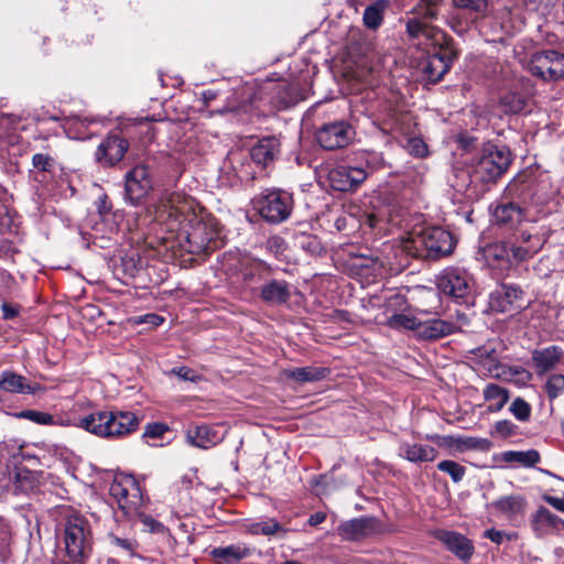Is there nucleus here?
I'll return each instance as SVG.
<instances>
[{
  "instance_id": "aec40b11",
  "label": "nucleus",
  "mask_w": 564,
  "mask_h": 564,
  "mask_svg": "<svg viewBox=\"0 0 564 564\" xmlns=\"http://www.w3.org/2000/svg\"><path fill=\"white\" fill-rule=\"evenodd\" d=\"M531 528L536 538L543 539L547 535H560L564 531V520L552 513L545 507H539L531 516Z\"/></svg>"
},
{
  "instance_id": "864d4df0",
  "label": "nucleus",
  "mask_w": 564,
  "mask_h": 564,
  "mask_svg": "<svg viewBox=\"0 0 564 564\" xmlns=\"http://www.w3.org/2000/svg\"><path fill=\"white\" fill-rule=\"evenodd\" d=\"M365 161L367 163V166L371 170H378L383 166L384 160L381 153L370 151L366 153Z\"/></svg>"
},
{
  "instance_id": "72a5a7b5",
  "label": "nucleus",
  "mask_w": 564,
  "mask_h": 564,
  "mask_svg": "<svg viewBox=\"0 0 564 564\" xmlns=\"http://www.w3.org/2000/svg\"><path fill=\"white\" fill-rule=\"evenodd\" d=\"M540 454L535 449L529 451H508L502 454L506 463H518L524 467H533L540 462Z\"/></svg>"
},
{
  "instance_id": "f704fd0d",
  "label": "nucleus",
  "mask_w": 564,
  "mask_h": 564,
  "mask_svg": "<svg viewBox=\"0 0 564 564\" xmlns=\"http://www.w3.org/2000/svg\"><path fill=\"white\" fill-rule=\"evenodd\" d=\"M500 105L507 113H519L524 110L527 99L518 93H507L500 98Z\"/></svg>"
},
{
  "instance_id": "37998d69",
  "label": "nucleus",
  "mask_w": 564,
  "mask_h": 564,
  "mask_svg": "<svg viewBox=\"0 0 564 564\" xmlns=\"http://www.w3.org/2000/svg\"><path fill=\"white\" fill-rule=\"evenodd\" d=\"M437 468L449 475L454 482H459L466 474V468L454 460H442L437 464Z\"/></svg>"
},
{
  "instance_id": "473e14b6",
  "label": "nucleus",
  "mask_w": 564,
  "mask_h": 564,
  "mask_svg": "<svg viewBox=\"0 0 564 564\" xmlns=\"http://www.w3.org/2000/svg\"><path fill=\"white\" fill-rule=\"evenodd\" d=\"M484 398L486 401L491 402L489 405L490 412H499L509 401L510 393L508 389L499 384L489 383L484 389Z\"/></svg>"
},
{
  "instance_id": "8fccbe9b",
  "label": "nucleus",
  "mask_w": 564,
  "mask_h": 564,
  "mask_svg": "<svg viewBox=\"0 0 564 564\" xmlns=\"http://www.w3.org/2000/svg\"><path fill=\"white\" fill-rule=\"evenodd\" d=\"M167 430H169V427L164 423H160V422L149 423L144 427V432H143L142 436L144 438H160L167 432Z\"/></svg>"
},
{
  "instance_id": "412c9836",
  "label": "nucleus",
  "mask_w": 564,
  "mask_h": 564,
  "mask_svg": "<svg viewBox=\"0 0 564 564\" xmlns=\"http://www.w3.org/2000/svg\"><path fill=\"white\" fill-rule=\"evenodd\" d=\"M522 290L516 285L502 284L490 294L489 307L497 313H510L521 308Z\"/></svg>"
},
{
  "instance_id": "6ab92c4d",
  "label": "nucleus",
  "mask_w": 564,
  "mask_h": 564,
  "mask_svg": "<svg viewBox=\"0 0 564 564\" xmlns=\"http://www.w3.org/2000/svg\"><path fill=\"white\" fill-rule=\"evenodd\" d=\"M368 176L366 170L349 165H339L328 173V181L335 191L351 192L357 189Z\"/></svg>"
},
{
  "instance_id": "f03ea898",
  "label": "nucleus",
  "mask_w": 564,
  "mask_h": 564,
  "mask_svg": "<svg viewBox=\"0 0 564 564\" xmlns=\"http://www.w3.org/2000/svg\"><path fill=\"white\" fill-rule=\"evenodd\" d=\"M176 239L180 248L189 254L208 253L223 245L217 221L196 216L180 228Z\"/></svg>"
},
{
  "instance_id": "1a4fd4ad",
  "label": "nucleus",
  "mask_w": 564,
  "mask_h": 564,
  "mask_svg": "<svg viewBox=\"0 0 564 564\" xmlns=\"http://www.w3.org/2000/svg\"><path fill=\"white\" fill-rule=\"evenodd\" d=\"M544 240L539 235L522 231L514 243L501 242L495 246V257L511 262L525 261L533 257L543 246Z\"/></svg>"
},
{
  "instance_id": "4c0bfd02",
  "label": "nucleus",
  "mask_w": 564,
  "mask_h": 564,
  "mask_svg": "<svg viewBox=\"0 0 564 564\" xmlns=\"http://www.w3.org/2000/svg\"><path fill=\"white\" fill-rule=\"evenodd\" d=\"M383 9L384 3L381 1L366 8L364 13V23L368 29L376 30L381 25Z\"/></svg>"
},
{
  "instance_id": "7ed1b4c3",
  "label": "nucleus",
  "mask_w": 564,
  "mask_h": 564,
  "mask_svg": "<svg viewBox=\"0 0 564 564\" xmlns=\"http://www.w3.org/2000/svg\"><path fill=\"white\" fill-rule=\"evenodd\" d=\"M454 249L452 235L440 228L430 227L413 231L403 242V250L414 258L440 259Z\"/></svg>"
},
{
  "instance_id": "20e7f679",
  "label": "nucleus",
  "mask_w": 564,
  "mask_h": 564,
  "mask_svg": "<svg viewBox=\"0 0 564 564\" xmlns=\"http://www.w3.org/2000/svg\"><path fill=\"white\" fill-rule=\"evenodd\" d=\"M444 0H417L415 6L409 12L412 18H409L405 23V30L410 39L424 37L426 41L440 42L446 40V34L437 28L430 25V22L437 20Z\"/></svg>"
},
{
  "instance_id": "e433bc0d",
  "label": "nucleus",
  "mask_w": 564,
  "mask_h": 564,
  "mask_svg": "<svg viewBox=\"0 0 564 564\" xmlns=\"http://www.w3.org/2000/svg\"><path fill=\"white\" fill-rule=\"evenodd\" d=\"M543 390L550 401L557 399L564 392V375L552 373L546 378Z\"/></svg>"
},
{
  "instance_id": "9d476101",
  "label": "nucleus",
  "mask_w": 564,
  "mask_h": 564,
  "mask_svg": "<svg viewBox=\"0 0 564 564\" xmlns=\"http://www.w3.org/2000/svg\"><path fill=\"white\" fill-rule=\"evenodd\" d=\"M110 496L127 517L132 518L139 514L143 499L132 477L116 478L110 485Z\"/></svg>"
},
{
  "instance_id": "9b49d317",
  "label": "nucleus",
  "mask_w": 564,
  "mask_h": 564,
  "mask_svg": "<svg viewBox=\"0 0 564 564\" xmlns=\"http://www.w3.org/2000/svg\"><path fill=\"white\" fill-rule=\"evenodd\" d=\"M437 289L453 299H466L473 289V280L465 269L448 267L436 278Z\"/></svg>"
},
{
  "instance_id": "6e6552de",
  "label": "nucleus",
  "mask_w": 564,
  "mask_h": 564,
  "mask_svg": "<svg viewBox=\"0 0 564 564\" xmlns=\"http://www.w3.org/2000/svg\"><path fill=\"white\" fill-rule=\"evenodd\" d=\"M192 209L191 202L180 193L165 194L154 206L155 219L165 223L170 231L178 229Z\"/></svg>"
},
{
  "instance_id": "bb28decb",
  "label": "nucleus",
  "mask_w": 564,
  "mask_h": 564,
  "mask_svg": "<svg viewBox=\"0 0 564 564\" xmlns=\"http://www.w3.org/2000/svg\"><path fill=\"white\" fill-rule=\"evenodd\" d=\"M186 438L193 446L207 449L221 441V436L208 425H195L188 427Z\"/></svg>"
},
{
  "instance_id": "39448f33",
  "label": "nucleus",
  "mask_w": 564,
  "mask_h": 564,
  "mask_svg": "<svg viewBox=\"0 0 564 564\" xmlns=\"http://www.w3.org/2000/svg\"><path fill=\"white\" fill-rule=\"evenodd\" d=\"M66 564H85L91 552V530L82 516H69L64 525Z\"/></svg>"
},
{
  "instance_id": "0e129e2a",
  "label": "nucleus",
  "mask_w": 564,
  "mask_h": 564,
  "mask_svg": "<svg viewBox=\"0 0 564 564\" xmlns=\"http://www.w3.org/2000/svg\"><path fill=\"white\" fill-rule=\"evenodd\" d=\"M109 207L107 206V203H106V198L101 200V204H100V207H99V213L100 214H104V213H108L109 212Z\"/></svg>"
},
{
  "instance_id": "603ef678",
  "label": "nucleus",
  "mask_w": 564,
  "mask_h": 564,
  "mask_svg": "<svg viewBox=\"0 0 564 564\" xmlns=\"http://www.w3.org/2000/svg\"><path fill=\"white\" fill-rule=\"evenodd\" d=\"M21 417H26L39 424H48L53 421L52 415L48 413L40 412V411H24L19 414Z\"/></svg>"
},
{
  "instance_id": "ddd939ff",
  "label": "nucleus",
  "mask_w": 564,
  "mask_h": 564,
  "mask_svg": "<svg viewBox=\"0 0 564 564\" xmlns=\"http://www.w3.org/2000/svg\"><path fill=\"white\" fill-rule=\"evenodd\" d=\"M435 47L433 53L423 62L422 72L427 82L436 84L451 68L452 62L455 58V53L448 47V39L440 41L438 43L432 41Z\"/></svg>"
},
{
  "instance_id": "423d86ee",
  "label": "nucleus",
  "mask_w": 564,
  "mask_h": 564,
  "mask_svg": "<svg viewBox=\"0 0 564 564\" xmlns=\"http://www.w3.org/2000/svg\"><path fill=\"white\" fill-rule=\"evenodd\" d=\"M254 209L271 224L286 220L293 209V197L281 189H267L252 199Z\"/></svg>"
},
{
  "instance_id": "f3484780",
  "label": "nucleus",
  "mask_w": 564,
  "mask_h": 564,
  "mask_svg": "<svg viewBox=\"0 0 564 564\" xmlns=\"http://www.w3.org/2000/svg\"><path fill=\"white\" fill-rule=\"evenodd\" d=\"M129 149L127 139L119 134L107 135L95 152V159L104 167H111L118 164Z\"/></svg>"
},
{
  "instance_id": "2f4dec72",
  "label": "nucleus",
  "mask_w": 564,
  "mask_h": 564,
  "mask_svg": "<svg viewBox=\"0 0 564 564\" xmlns=\"http://www.w3.org/2000/svg\"><path fill=\"white\" fill-rule=\"evenodd\" d=\"M283 375L286 379L294 380L299 383H305L324 379L328 375V370L322 367H301L285 369Z\"/></svg>"
},
{
  "instance_id": "79ce46f5",
  "label": "nucleus",
  "mask_w": 564,
  "mask_h": 564,
  "mask_svg": "<svg viewBox=\"0 0 564 564\" xmlns=\"http://www.w3.org/2000/svg\"><path fill=\"white\" fill-rule=\"evenodd\" d=\"M389 325L393 328H404L419 333L421 319L415 316L394 314L389 318Z\"/></svg>"
},
{
  "instance_id": "4be33fe9",
  "label": "nucleus",
  "mask_w": 564,
  "mask_h": 564,
  "mask_svg": "<svg viewBox=\"0 0 564 564\" xmlns=\"http://www.w3.org/2000/svg\"><path fill=\"white\" fill-rule=\"evenodd\" d=\"M564 358V350L555 345L534 349L531 355V366L536 376H543L557 368Z\"/></svg>"
},
{
  "instance_id": "0eeeda50",
  "label": "nucleus",
  "mask_w": 564,
  "mask_h": 564,
  "mask_svg": "<svg viewBox=\"0 0 564 564\" xmlns=\"http://www.w3.org/2000/svg\"><path fill=\"white\" fill-rule=\"evenodd\" d=\"M511 162L512 155L507 147L487 144L481 150L475 172L484 182L495 181L508 170Z\"/></svg>"
},
{
  "instance_id": "2eb2a0df",
  "label": "nucleus",
  "mask_w": 564,
  "mask_h": 564,
  "mask_svg": "<svg viewBox=\"0 0 564 564\" xmlns=\"http://www.w3.org/2000/svg\"><path fill=\"white\" fill-rule=\"evenodd\" d=\"M381 532V522L375 517L350 519L337 527L338 535L346 541H358Z\"/></svg>"
},
{
  "instance_id": "4468645a",
  "label": "nucleus",
  "mask_w": 564,
  "mask_h": 564,
  "mask_svg": "<svg viewBox=\"0 0 564 564\" xmlns=\"http://www.w3.org/2000/svg\"><path fill=\"white\" fill-rule=\"evenodd\" d=\"M152 187V176L147 165H135L124 176L126 198L133 206L141 204Z\"/></svg>"
},
{
  "instance_id": "09e8293b",
  "label": "nucleus",
  "mask_w": 564,
  "mask_h": 564,
  "mask_svg": "<svg viewBox=\"0 0 564 564\" xmlns=\"http://www.w3.org/2000/svg\"><path fill=\"white\" fill-rule=\"evenodd\" d=\"M518 426L509 420H501L495 423L494 434L500 437H509L517 434Z\"/></svg>"
},
{
  "instance_id": "c03bdc74",
  "label": "nucleus",
  "mask_w": 564,
  "mask_h": 564,
  "mask_svg": "<svg viewBox=\"0 0 564 564\" xmlns=\"http://www.w3.org/2000/svg\"><path fill=\"white\" fill-rule=\"evenodd\" d=\"M509 410L512 415L521 422H527L531 417V405L520 397L512 401Z\"/></svg>"
},
{
  "instance_id": "69168bd1",
  "label": "nucleus",
  "mask_w": 564,
  "mask_h": 564,
  "mask_svg": "<svg viewBox=\"0 0 564 564\" xmlns=\"http://www.w3.org/2000/svg\"><path fill=\"white\" fill-rule=\"evenodd\" d=\"M204 97L206 99H213L215 97V94L212 91L204 93Z\"/></svg>"
},
{
  "instance_id": "c85d7f7f",
  "label": "nucleus",
  "mask_w": 564,
  "mask_h": 564,
  "mask_svg": "<svg viewBox=\"0 0 564 564\" xmlns=\"http://www.w3.org/2000/svg\"><path fill=\"white\" fill-rule=\"evenodd\" d=\"M400 456L412 463L433 462L437 456V451L430 445L402 443Z\"/></svg>"
},
{
  "instance_id": "bf43d9fd",
  "label": "nucleus",
  "mask_w": 564,
  "mask_h": 564,
  "mask_svg": "<svg viewBox=\"0 0 564 564\" xmlns=\"http://www.w3.org/2000/svg\"><path fill=\"white\" fill-rule=\"evenodd\" d=\"M543 500L545 502H547L550 506H552L554 509H556L557 511L564 513V499L563 498L545 495V496H543Z\"/></svg>"
},
{
  "instance_id": "b1692460",
  "label": "nucleus",
  "mask_w": 564,
  "mask_h": 564,
  "mask_svg": "<svg viewBox=\"0 0 564 564\" xmlns=\"http://www.w3.org/2000/svg\"><path fill=\"white\" fill-rule=\"evenodd\" d=\"M492 217L496 224L513 228L525 218V214L518 204L508 202L498 204L492 212Z\"/></svg>"
},
{
  "instance_id": "de8ad7c7",
  "label": "nucleus",
  "mask_w": 564,
  "mask_h": 564,
  "mask_svg": "<svg viewBox=\"0 0 564 564\" xmlns=\"http://www.w3.org/2000/svg\"><path fill=\"white\" fill-rule=\"evenodd\" d=\"M32 164L34 169L41 172H51L54 169V159L45 153H36L32 158Z\"/></svg>"
},
{
  "instance_id": "e2e57ef3",
  "label": "nucleus",
  "mask_w": 564,
  "mask_h": 564,
  "mask_svg": "<svg viewBox=\"0 0 564 564\" xmlns=\"http://www.w3.org/2000/svg\"><path fill=\"white\" fill-rule=\"evenodd\" d=\"M2 312H3V317L4 318H13L14 316L18 315V311L12 307L11 305H9L8 303H3L2 304Z\"/></svg>"
},
{
  "instance_id": "cd10ccee",
  "label": "nucleus",
  "mask_w": 564,
  "mask_h": 564,
  "mask_svg": "<svg viewBox=\"0 0 564 564\" xmlns=\"http://www.w3.org/2000/svg\"><path fill=\"white\" fill-rule=\"evenodd\" d=\"M279 153V141L273 137L259 140L250 150L254 163L267 166L274 161Z\"/></svg>"
},
{
  "instance_id": "a19ab883",
  "label": "nucleus",
  "mask_w": 564,
  "mask_h": 564,
  "mask_svg": "<svg viewBox=\"0 0 564 564\" xmlns=\"http://www.w3.org/2000/svg\"><path fill=\"white\" fill-rule=\"evenodd\" d=\"M296 245L311 256H319L324 251V247L317 236L300 235L296 238Z\"/></svg>"
},
{
  "instance_id": "13d9d810",
  "label": "nucleus",
  "mask_w": 564,
  "mask_h": 564,
  "mask_svg": "<svg viewBox=\"0 0 564 564\" xmlns=\"http://www.w3.org/2000/svg\"><path fill=\"white\" fill-rule=\"evenodd\" d=\"M484 536L489 539L491 542H494L496 544H501L503 542L505 538L508 535L503 531L496 530V529H488L484 532Z\"/></svg>"
},
{
  "instance_id": "c756f323",
  "label": "nucleus",
  "mask_w": 564,
  "mask_h": 564,
  "mask_svg": "<svg viewBox=\"0 0 564 564\" xmlns=\"http://www.w3.org/2000/svg\"><path fill=\"white\" fill-rule=\"evenodd\" d=\"M491 507L507 518H513L524 513L527 500L520 495L503 496L495 500Z\"/></svg>"
},
{
  "instance_id": "4d7b16f0",
  "label": "nucleus",
  "mask_w": 564,
  "mask_h": 564,
  "mask_svg": "<svg viewBox=\"0 0 564 564\" xmlns=\"http://www.w3.org/2000/svg\"><path fill=\"white\" fill-rule=\"evenodd\" d=\"M328 485V477L326 475H319L314 477L311 481V486L316 490L318 495L326 494V487Z\"/></svg>"
},
{
  "instance_id": "a211bd4d",
  "label": "nucleus",
  "mask_w": 564,
  "mask_h": 564,
  "mask_svg": "<svg viewBox=\"0 0 564 564\" xmlns=\"http://www.w3.org/2000/svg\"><path fill=\"white\" fill-rule=\"evenodd\" d=\"M456 321H445L440 318L421 321L417 336L422 339H440L456 332H459L468 324V318L463 313H457Z\"/></svg>"
},
{
  "instance_id": "ea45409f",
  "label": "nucleus",
  "mask_w": 564,
  "mask_h": 564,
  "mask_svg": "<svg viewBox=\"0 0 564 564\" xmlns=\"http://www.w3.org/2000/svg\"><path fill=\"white\" fill-rule=\"evenodd\" d=\"M454 8L475 15H485L488 9V0H452Z\"/></svg>"
},
{
  "instance_id": "5fc2aeb1",
  "label": "nucleus",
  "mask_w": 564,
  "mask_h": 564,
  "mask_svg": "<svg viewBox=\"0 0 564 564\" xmlns=\"http://www.w3.org/2000/svg\"><path fill=\"white\" fill-rule=\"evenodd\" d=\"M528 10L540 11L544 14L549 10L551 0H522Z\"/></svg>"
},
{
  "instance_id": "052dcab7",
  "label": "nucleus",
  "mask_w": 564,
  "mask_h": 564,
  "mask_svg": "<svg viewBox=\"0 0 564 564\" xmlns=\"http://www.w3.org/2000/svg\"><path fill=\"white\" fill-rule=\"evenodd\" d=\"M142 522L150 529L151 532H161L163 530V525L149 516H143Z\"/></svg>"
},
{
  "instance_id": "5701e85b",
  "label": "nucleus",
  "mask_w": 564,
  "mask_h": 564,
  "mask_svg": "<svg viewBox=\"0 0 564 564\" xmlns=\"http://www.w3.org/2000/svg\"><path fill=\"white\" fill-rule=\"evenodd\" d=\"M434 536L459 560L468 561L474 554L475 547L473 542L462 533L448 530H436Z\"/></svg>"
},
{
  "instance_id": "49530a36",
  "label": "nucleus",
  "mask_w": 564,
  "mask_h": 564,
  "mask_svg": "<svg viewBox=\"0 0 564 564\" xmlns=\"http://www.w3.org/2000/svg\"><path fill=\"white\" fill-rule=\"evenodd\" d=\"M109 543L120 550H122L124 553H127L129 556H133L135 554L137 550V542L131 539L126 538H119L115 534L108 535Z\"/></svg>"
},
{
  "instance_id": "7c9ffc66",
  "label": "nucleus",
  "mask_w": 564,
  "mask_h": 564,
  "mask_svg": "<svg viewBox=\"0 0 564 564\" xmlns=\"http://www.w3.org/2000/svg\"><path fill=\"white\" fill-rule=\"evenodd\" d=\"M291 296L289 283L272 280L261 288V299L270 304L286 303Z\"/></svg>"
},
{
  "instance_id": "a18cd8bd",
  "label": "nucleus",
  "mask_w": 564,
  "mask_h": 564,
  "mask_svg": "<svg viewBox=\"0 0 564 564\" xmlns=\"http://www.w3.org/2000/svg\"><path fill=\"white\" fill-rule=\"evenodd\" d=\"M271 93L273 94V98L276 99V105L281 108H286L292 102L289 87L285 83L274 84Z\"/></svg>"
},
{
  "instance_id": "c9c22d12",
  "label": "nucleus",
  "mask_w": 564,
  "mask_h": 564,
  "mask_svg": "<svg viewBox=\"0 0 564 564\" xmlns=\"http://www.w3.org/2000/svg\"><path fill=\"white\" fill-rule=\"evenodd\" d=\"M249 532L251 534H262L270 536L278 533H285L286 530L275 519H268L250 524Z\"/></svg>"
},
{
  "instance_id": "f8f14e48",
  "label": "nucleus",
  "mask_w": 564,
  "mask_h": 564,
  "mask_svg": "<svg viewBox=\"0 0 564 564\" xmlns=\"http://www.w3.org/2000/svg\"><path fill=\"white\" fill-rule=\"evenodd\" d=\"M529 70L543 80H557L564 75V54L546 50L531 56Z\"/></svg>"
},
{
  "instance_id": "393cba45",
  "label": "nucleus",
  "mask_w": 564,
  "mask_h": 564,
  "mask_svg": "<svg viewBox=\"0 0 564 564\" xmlns=\"http://www.w3.org/2000/svg\"><path fill=\"white\" fill-rule=\"evenodd\" d=\"M253 547L246 543H237L227 546L214 547L210 551V555L218 560V564H235L239 561L251 556Z\"/></svg>"
},
{
  "instance_id": "3c124183",
  "label": "nucleus",
  "mask_w": 564,
  "mask_h": 564,
  "mask_svg": "<svg viewBox=\"0 0 564 564\" xmlns=\"http://www.w3.org/2000/svg\"><path fill=\"white\" fill-rule=\"evenodd\" d=\"M170 373L184 381L197 382L202 379V377L194 369L185 366L173 368Z\"/></svg>"
},
{
  "instance_id": "dca6fc26",
  "label": "nucleus",
  "mask_w": 564,
  "mask_h": 564,
  "mask_svg": "<svg viewBox=\"0 0 564 564\" xmlns=\"http://www.w3.org/2000/svg\"><path fill=\"white\" fill-rule=\"evenodd\" d=\"M352 134L350 124L340 120L322 126L316 132V138L322 148L335 150L348 145Z\"/></svg>"
},
{
  "instance_id": "338daca9",
  "label": "nucleus",
  "mask_w": 564,
  "mask_h": 564,
  "mask_svg": "<svg viewBox=\"0 0 564 564\" xmlns=\"http://www.w3.org/2000/svg\"><path fill=\"white\" fill-rule=\"evenodd\" d=\"M152 317L155 318V319H160L161 322L163 321V318L159 317L158 315H153Z\"/></svg>"
},
{
  "instance_id": "680f3d73",
  "label": "nucleus",
  "mask_w": 564,
  "mask_h": 564,
  "mask_svg": "<svg viewBox=\"0 0 564 564\" xmlns=\"http://www.w3.org/2000/svg\"><path fill=\"white\" fill-rule=\"evenodd\" d=\"M325 519H326V513L318 511V512L311 514V517L308 518V524L312 527H316V525L321 524L322 522H324Z\"/></svg>"
},
{
  "instance_id": "a878e982",
  "label": "nucleus",
  "mask_w": 564,
  "mask_h": 564,
  "mask_svg": "<svg viewBox=\"0 0 564 564\" xmlns=\"http://www.w3.org/2000/svg\"><path fill=\"white\" fill-rule=\"evenodd\" d=\"M0 390L10 393L34 394L40 390V386L31 383L25 377L13 371H3L0 375Z\"/></svg>"
},
{
  "instance_id": "6e6d98bb",
  "label": "nucleus",
  "mask_w": 564,
  "mask_h": 564,
  "mask_svg": "<svg viewBox=\"0 0 564 564\" xmlns=\"http://www.w3.org/2000/svg\"><path fill=\"white\" fill-rule=\"evenodd\" d=\"M410 152L416 156H425L427 154V148L425 143L420 139H412L409 142Z\"/></svg>"
},
{
  "instance_id": "f257e3e1",
  "label": "nucleus",
  "mask_w": 564,
  "mask_h": 564,
  "mask_svg": "<svg viewBox=\"0 0 564 564\" xmlns=\"http://www.w3.org/2000/svg\"><path fill=\"white\" fill-rule=\"evenodd\" d=\"M141 417L130 411H99L79 420L78 426L104 438L123 437L135 432Z\"/></svg>"
},
{
  "instance_id": "58836bf2",
  "label": "nucleus",
  "mask_w": 564,
  "mask_h": 564,
  "mask_svg": "<svg viewBox=\"0 0 564 564\" xmlns=\"http://www.w3.org/2000/svg\"><path fill=\"white\" fill-rule=\"evenodd\" d=\"M142 268V262L139 257L135 254H130L121 258V263L117 267V273L122 274V279L134 278L140 269Z\"/></svg>"
}]
</instances>
